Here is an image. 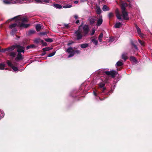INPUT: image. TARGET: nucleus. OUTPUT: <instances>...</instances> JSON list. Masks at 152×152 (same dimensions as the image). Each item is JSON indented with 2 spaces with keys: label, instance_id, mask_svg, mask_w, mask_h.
Here are the masks:
<instances>
[{
  "label": "nucleus",
  "instance_id": "nucleus-49",
  "mask_svg": "<svg viewBox=\"0 0 152 152\" xmlns=\"http://www.w3.org/2000/svg\"><path fill=\"white\" fill-rule=\"evenodd\" d=\"M74 54L75 53L77 54H79L80 53V51L78 50H73Z\"/></svg>",
  "mask_w": 152,
  "mask_h": 152
},
{
  "label": "nucleus",
  "instance_id": "nucleus-19",
  "mask_svg": "<svg viewBox=\"0 0 152 152\" xmlns=\"http://www.w3.org/2000/svg\"><path fill=\"white\" fill-rule=\"evenodd\" d=\"M102 10L104 11H106L109 10L110 8L107 5H104L102 7Z\"/></svg>",
  "mask_w": 152,
  "mask_h": 152
},
{
  "label": "nucleus",
  "instance_id": "nucleus-17",
  "mask_svg": "<svg viewBox=\"0 0 152 152\" xmlns=\"http://www.w3.org/2000/svg\"><path fill=\"white\" fill-rule=\"evenodd\" d=\"M17 26H18V20L16 21V23H14L10 25L9 26V28L12 29L13 28L16 27Z\"/></svg>",
  "mask_w": 152,
  "mask_h": 152
},
{
  "label": "nucleus",
  "instance_id": "nucleus-61",
  "mask_svg": "<svg viewBox=\"0 0 152 152\" xmlns=\"http://www.w3.org/2000/svg\"><path fill=\"white\" fill-rule=\"evenodd\" d=\"M93 93H94V94L95 96H97V94L96 93L95 91H94Z\"/></svg>",
  "mask_w": 152,
  "mask_h": 152
},
{
  "label": "nucleus",
  "instance_id": "nucleus-30",
  "mask_svg": "<svg viewBox=\"0 0 152 152\" xmlns=\"http://www.w3.org/2000/svg\"><path fill=\"white\" fill-rule=\"evenodd\" d=\"M88 46V45L87 43L82 44L80 45V47L83 48H85Z\"/></svg>",
  "mask_w": 152,
  "mask_h": 152
},
{
  "label": "nucleus",
  "instance_id": "nucleus-23",
  "mask_svg": "<svg viewBox=\"0 0 152 152\" xmlns=\"http://www.w3.org/2000/svg\"><path fill=\"white\" fill-rule=\"evenodd\" d=\"M96 13L99 15L101 13V10L100 7H96Z\"/></svg>",
  "mask_w": 152,
  "mask_h": 152
},
{
  "label": "nucleus",
  "instance_id": "nucleus-13",
  "mask_svg": "<svg viewBox=\"0 0 152 152\" xmlns=\"http://www.w3.org/2000/svg\"><path fill=\"white\" fill-rule=\"evenodd\" d=\"M128 6V4L126 3H122L121 6V11H126V7Z\"/></svg>",
  "mask_w": 152,
  "mask_h": 152
},
{
  "label": "nucleus",
  "instance_id": "nucleus-42",
  "mask_svg": "<svg viewBox=\"0 0 152 152\" xmlns=\"http://www.w3.org/2000/svg\"><path fill=\"white\" fill-rule=\"evenodd\" d=\"M41 42L43 46H46L47 45V43L46 42H44V41L43 40L41 41Z\"/></svg>",
  "mask_w": 152,
  "mask_h": 152
},
{
  "label": "nucleus",
  "instance_id": "nucleus-2",
  "mask_svg": "<svg viewBox=\"0 0 152 152\" xmlns=\"http://www.w3.org/2000/svg\"><path fill=\"white\" fill-rule=\"evenodd\" d=\"M74 35L76 37L75 39L77 40L82 39L83 37H84V35L81 32L80 30L79 29H78L75 32Z\"/></svg>",
  "mask_w": 152,
  "mask_h": 152
},
{
  "label": "nucleus",
  "instance_id": "nucleus-28",
  "mask_svg": "<svg viewBox=\"0 0 152 152\" xmlns=\"http://www.w3.org/2000/svg\"><path fill=\"white\" fill-rule=\"evenodd\" d=\"M36 32L34 30H31L28 32V35H30L32 34H34Z\"/></svg>",
  "mask_w": 152,
  "mask_h": 152
},
{
  "label": "nucleus",
  "instance_id": "nucleus-51",
  "mask_svg": "<svg viewBox=\"0 0 152 152\" xmlns=\"http://www.w3.org/2000/svg\"><path fill=\"white\" fill-rule=\"evenodd\" d=\"M8 49L7 48H6L2 49V50L1 51L2 52H4L6 51H8Z\"/></svg>",
  "mask_w": 152,
  "mask_h": 152
},
{
  "label": "nucleus",
  "instance_id": "nucleus-32",
  "mask_svg": "<svg viewBox=\"0 0 152 152\" xmlns=\"http://www.w3.org/2000/svg\"><path fill=\"white\" fill-rule=\"evenodd\" d=\"M91 40L92 42L95 45H96L98 44V41L97 40H96L95 39H92Z\"/></svg>",
  "mask_w": 152,
  "mask_h": 152
},
{
  "label": "nucleus",
  "instance_id": "nucleus-52",
  "mask_svg": "<svg viewBox=\"0 0 152 152\" xmlns=\"http://www.w3.org/2000/svg\"><path fill=\"white\" fill-rule=\"evenodd\" d=\"M102 88H103L101 90L102 91L101 93L104 92L105 90L106 89V87H104Z\"/></svg>",
  "mask_w": 152,
  "mask_h": 152
},
{
  "label": "nucleus",
  "instance_id": "nucleus-33",
  "mask_svg": "<svg viewBox=\"0 0 152 152\" xmlns=\"http://www.w3.org/2000/svg\"><path fill=\"white\" fill-rule=\"evenodd\" d=\"M45 40L46 41L50 43L52 42L53 41V40L51 38H49L45 39Z\"/></svg>",
  "mask_w": 152,
  "mask_h": 152
},
{
  "label": "nucleus",
  "instance_id": "nucleus-45",
  "mask_svg": "<svg viewBox=\"0 0 152 152\" xmlns=\"http://www.w3.org/2000/svg\"><path fill=\"white\" fill-rule=\"evenodd\" d=\"M115 39V38L113 37H110L109 41L110 42H112L114 41Z\"/></svg>",
  "mask_w": 152,
  "mask_h": 152
},
{
  "label": "nucleus",
  "instance_id": "nucleus-7",
  "mask_svg": "<svg viewBox=\"0 0 152 152\" xmlns=\"http://www.w3.org/2000/svg\"><path fill=\"white\" fill-rule=\"evenodd\" d=\"M23 57L22 54L19 53H18L16 57L15 58V60L16 61H18L20 60H23Z\"/></svg>",
  "mask_w": 152,
  "mask_h": 152
},
{
  "label": "nucleus",
  "instance_id": "nucleus-37",
  "mask_svg": "<svg viewBox=\"0 0 152 152\" xmlns=\"http://www.w3.org/2000/svg\"><path fill=\"white\" fill-rule=\"evenodd\" d=\"M72 7V5H69V4H66L65 5H64L63 6V7L64 8H69Z\"/></svg>",
  "mask_w": 152,
  "mask_h": 152
},
{
  "label": "nucleus",
  "instance_id": "nucleus-56",
  "mask_svg": "<svg viewBox=\"0 0 152 152\" xmlns=\"http://www.w3.org/2000/svg\"><path fill=\"white\" fill-rule=\"evenodd\" d=\"M106 98V97H104L102 98H101L99 97V99L101 101H102V100H104Z\"/></svg>",
  "mask_w": 152,
  "mask_h": 152
},
{
  "label": "nucleus",
  "instance_id": "nucleus-8",
  "mask_svg": "<svg viewBox=\"0 0 152 152\" xmlns=\"http://www.w3.org/2000/svg\"><path fill=\"white\" fill-rule=\"evenodd\" d=\"M121 12L124 19L126 20H129V17H128V12L126 11H121Z\"/></svg>",
  "mask_w": 152,
  "mask_h": 152
},
{
  "label": "nucleus",
  "instance_id": "nucleus-34",
  "mask_svg": "<svg viewBox=\"0 0 152 152\" xmlns=\"http://www.w3.org/2000/svg\"><path fill=\"white\" fill-rule=\"evenodd\" d=\"M103 34L102 33H101L100 34V35L99 36L98 39L100 42H101L102 39V38L103 37Z\"/></svg>",
  "mask_w": 152,
  "mask_h": 152
},
{
  "label": "nucleus",
  "instance_id": "nucleus-5",
  "mask_svg": "<svg viewBox=\"0 0 152 152\" xmlns=\"http://www.w3.org/2000/svg\"><path fill=\"white\" fill-rule=\"evenodd\" d=\"M66 52L69 53H70L69 55L68 56V58H70L73 56L74 55L73 49V48L70 47L66 50Z\"/></svg>",
  "mask_w": 152,
  "mask_h": 152
},
{
  "label": "nucleus",
  "instance_id": "nucleus-22",
  "mask_svg": "<svg viewBox=\"0 0 152 152\" xmlns=\"http://www.w3.org/2000/svg\"><path fill=\"white\" fill-rule=\"evenodd\" d=\"M130 60L131 61H132L133 62H135L137 61V60L135 57L134 56H130Z\"/></svg>",
  "mask_w": 152,
  "mask_h": 152
},
{
  "label": "nucleus",
  "instance_id": "nucleus-58",
  "mask_svg": "<svg viewBox=\"0 0 152 152\" xmlns=\"http://www.w3.org/2000/svg\"><path fill=\"white\" fill-rule=\"evenodd\" d=\"M74 17L76 20L78 18V16L77 15H74Z\"/></svg>",
  "mask_w": 152,
  "mask_h": 152
},
{
  "label": "nucleus",
  "instance_id": "nucleus-26",
  "mask_svg": "<svg viewBox=\"0 0 152 152\" xmlns=\"http://www.w3.org/2000/svg\"><path fill=\"white\" fill-rule=\"evenodd\" d=\"M114 16V13L112 12L109 13L108 14V17L110 19L113 18Z\"/></svg>",
  "mask_w": 152,
  "mask_h": 152
},
{
  "label": "nucleus",
  "instance_id": "nucleus-54",
  "mask_svg": "<svg viewBox=\"0 0 152 152\" xmlns=\"http://www.w3.org/2000/svg\"><path fill=\"white\" fill-rule=\"evenodd\" d=\"M65 27L67 28H69V26L68 24H64Z\"/></svg>",
  "mask_w": 152,
  "mask_h": 152
},
{
  "label": "nucleus",
  "instance_id": "nucleus-31",
  "mask_svg": "<svg viewBox=\"0 0 152 152\" xmlns=\"http://www.w3.org/2000/svg\"><path fill=\"white\" fill-rule=\"evenodd\" d=\"M131 44L132 45V48L134 47L136 50H138V48L137 46L134 43L133 41H132L131 42Z\"/></svg>",
  "mask_w": 152,
  "mask_h": 152
},
{
  "label": "nucleus",
  "instance_id": "nucleus-63",
  "mask_svg": "<svg viewBox=\"0 0 152 152\" xmlns=\"http://www.w3.org/2000/svg\"><path fill=\"white\" fill-rule=\"evenodd\" d=\"M109 92L108 91V92H106L105 94L106 95H108L109 94Z\"/></svg>",
  "mask_w": 152,
  "mask_h": 152
},
{
  "label": "nucleus",
  "instance_id": "nucleus-20",
  "mask_svg": "<svg viewBox=\"0 0 152 152\" xmlns=\"http://www.w3.org/2000/svg\"><path fill=\"white\" fill-rule=\"evenodd\" d=\"M53 6L55 7L57 9H60L62 8V7L61 5L57 4H54Z\"/></svg>",
  "mask_w": 152,
  "mask_h": 152
},
{
  "label": "nucleus",
  "instance_id": "nucleus-59",
  "mask_svg": "<svg viewBox=\"0 0 152 152\" xmlns=\"http://www.w3.org/2000/svg\"><path fill=\"white\" fill-rule=\"evenodd\" d=\"M35 1L37 2L38 3H41L42 1L40 0H35Z\"/></svg>",
  "mask_w": 152,
  "mask_h": 152
},
{
  "label": "nucleus",
  "instance_id": "nucleus-57",
  "mask_svg": "<svg viewBox=\"0 0 152 152\" xmlns=\"http://www.w3.org/2000/svg\"><path fill=\"white\" fill-rule=\"evenodd\" d=\"M46 54V53L45 52H44L43 53H42L41 54V56H43L45 55Z\"/></svg>",
  "mask_w": 152,
  "mask_h": 152
},
{
  "label": "nucleus",
  "instance_id": "nucleus-6",
  "mask_svg": "<svg viewBox=\"0 0 152 152\" xmlns=\"http://www.w3.org/2000/svg\"><path fill=\"white\" fill-rule=\"evenodd\" d=\"M15 19L17 20L18 21H19L21 22H27L28 21V19L26 18H20L19 16H17L15 17L12 18V20H14Z\"/></svg>",
  "mask_w": 152,
  "mask_h": 152
},
{
  "label": "nucleus",
  "instance_id": "nucleus-47",
  "mask_svg": "<svg viewBox=\"0 0 152 152\" xmlns=\"http://www.w3.org/2000/svg\"><path fill=\"white\" fill-rule=\"evenodd\" d=\"M74 43V42L72 41H69L68 43V44H67V45L68 46H70V45H71L72 44H73Z\"/></svg>",
  "mask_w": 152,
  "mask_h": 152
},
{
  "label": "nucleus",
  "instance_id": "nucleus-40",
  "mask_svg": "<svg viewBox=\"0 0 152 152\" xmlns=\"http://www.w3.org/2000/svg\"><path fill=\"white\" fill-rule=\"evenodd\" d=\"M56 52V51H54V52H52L51 53H50L48 55V57H52V56H53L55 54Z\"/></svg>",
  "mask_w": 152,
  "mask_h": 152
},
{
  "label": "nucleus",
  "instance_id": "nucleus-9",
  "mask_svg": "<svg viewBox=\"0 0 152 152\" xmlns=\"http://www.w3.org/2000/svg\"><path fill=\"white\" fill-rule=\"evenodd\" d=\"M88 20L90 24L91 25H93L95 23L96 20L95 17H94V16L90 17Z\"/></svg>",
  "mask_w": 152,
  "mask_h": 152
},
{
  "label": "nucleus",
  "instance_id": "nucleus-55",
  "mask_svg": "<svg viewBox=\"0 0 152 152\" xmlns=\"http://www.w3.org/2000/svg\"><path fill=\"white\" fill-rule=\"evenodd\" d=\"M24 49H23V50H22L21 51L19 52L18 53H24L25 52V50H24Z\"/></svg>",
  "mask_w": 152,
  "mask_h": 152
},
{
  "label": "nucleus",
  "instance_id": "nucleus-41",
  "mask_svg": "<svg viewBox=\"0 0 152 152\" xmlns=\"http://www.w3.org/2000/svg\"><path fill=\"white\" fill-rule=\"evenodd\" d=\"M11 68L15 71H17L18 69L17 67L15 66H13Z\"/></svg>",
  "mask_w": 152,
  "mask_h": 152
},
{
  "label": "nucleus",
  "instance_id": "nucleus-60",
  "mask_svg": "<svg viewBox=\"0 0 152 152\" xmlns=\"http://www.w3.org/2000/svg\"><path fill=\"white\" fill-rule=\"evenodd\" d=\"M79 1H74V3L75 4H78V3Z\"/></svg>",
  "mask_w": 152,
  "mask_h": 152
},
{
  "label": "nucleus",
  "instance_id": "nucleus-21",
  "mask_svg": "<svg viewBox=\"0 0 152 152\" xmlns=\"http://www.w3.org/2000/svg\"><path fill=\"white\" fill-rule=\"evenodd\" d=\"M36 29L37 31H39L40 30L41 27L40 24H37L35 26Z\"/></svg>",
  "mask_w": 152,
  "mask_h": 152
},
{
  "label": "nucleus",
  "instance_id": "nucleus-39",
  "mask_svg": "<svg viewBox=\"0 0 152 152\" xmlns=\"http://www.w3.org/2000/svg\"><path fill=\"white\" fill-rule=\"evenodd\" d=\"M41 40H42L39 39H35L34 42L36 43H38L39 42H41Z\"/></svg>",
  "mask_w": 152,
  "mask_h": 152
},
{
  "label": "nucleus",
  "instance_id": "nucleus-43",
  "mask_svg": "<svg viewBox=\"0 0 152 152\" xmlns=\"http://www.w3.org/2000/svg\"><path fill=\"white\" fill-rule=\"evenodd\" d=\"M5 67V65L3 64L2 63H1L0 64V69H3Z\"/></svg>",
  "mask_w": 152,
  "mask_h": 152
},
{
  "label": "nucleus",
  "instance_id": "nucleus-1",
  "mask_svg": "<svg viewBox=\"0 0 152 152\" xmlns=\"http://www.w3.org/2000/svg\"><path fill=\"white\" fill-rule=\"evenodd\" d=\"M80 31L84 35V37L87 36L90 31L89 26L87 24L84 25L83 26V28H81Z\"/></svg>",
  "mask_w": 152,
  "mask_h": 152
},
{
  "label": "nucleus",
  "instance_id": "nucleus-38",
  "mask_svg": "<svg viewBox=\"0 0 152 152\" xmlns=\"http://www.w3.org/2000/svg\"><path fill=\"white\" fill-rule=\"evenodd\" d=\"M4 116V113L3 111H0V119L3 118Z\"/></svg>",
  "mask_w": 152,
  "mask_h": 152
},
{
  "label": "nucleus",
  "instance_id": "nucleus-25",
  "mask_svg": "<svg viewBox=\"0 0 152 152\" xmlns=\"http://www.w3.org/2000/svg\"><path fill=\"white\" fill-rule=\"evenodd\" d=\"M18 48L17 51L18 53V52L22 50H23V49L25 48V47L21 46L20 45V47L18 48Z\"/></svg>",
  "mask_w": 152,
  "mask_h": 152
},
{
  "label": "nucleus",
  "instance_id": "nucleus-11",
  "mask_svg": "<svg viewBox=\"0 0 152 152\" xmlns=\"http://www.w3.org/2000/svg\"><path fill=\"white\" fill-rule=\"evenodd\" d=\"M20 47L19 45H13L8 48V50L12 51L14 50V49L15 48H18Z\"/></svg>",
  "mask_w": 152,
  "mask_h": 152
},
{
  "label": "nucleus",
  "instance_id": "nucleus-14",
  "mask_svg": "<svg viewBox=\"0 0 152 152\" xmlns=\"http://www.w3.org/2000/svg\"><path fill=\"white\" fill-rule=\"evenodd\" d=\"M127 53H124L122 55V58L123 59L124 61L128 58V57L127 56Z\"/></svg>",
  "mask_w": 152,
  "mask_h": 152
},
{
  "label": "nucleus",
  "instance_id": "nucleus-36",
  "mask_svg": "<svg viewBox=\"0 0 152 152\" xmlns=\"http://www.w3.org/2000/svg\"><path fill=\"white\" fill-rule=\"evenodd\" d=\"M117 66H120L123 65V63L120 61H118L116 63Z\"/></svg>",
  "mask_w": 152,
  "mask_h": 152
},
{
  "label": "nucleus",
  "instance_id": "nucleus-10",
  "mask_svg": "<svg viewBox=\"0 0 152 152\" xmlns=\"http://www.w3.org/2000/svg\"><path fill=\"white\" fill-rule=\"evenodd\" d=\"M134 25L137 29L138 34L140 35V37H142L143 34L141 33L140 29L138 27V26L135 23Z\"/></svg>",
  "mask_w": 152,
  "mask_h": 152
},
{
  "label": "nucleus",
  "instance_id": "nucleus-3",
  "mask_svg": "<svg viewBox=\"0 0 152 152\" xmlns=\"http://www.w3.org/2000/svg\"><path fill=\"white\" fill-rule=\"evenodd\" d=\"M30 26L29 24H25L23 22H21L19 21H18V26L20 28H28Z\"/></svg>",
  "mask_w": 152,
  "mask_h": 152
},
{
  "label": "nucleus",
  "instance_id": "nucleus-62",
  "mask_svg": "<svg viewBox=\"0 0 152 152\" xmlns=\"http://www.w3.org/2000/svg\"><path fill=\"white\" fill-rule=\"evenodd\" d=\"M79 23V20H77L76 22H75V23L76 24H78Z\"/></svg>",
  "mask_w": 152,
  "mask_h": 152
},
{
  "label": "nucleus",
  "instance_id": "nucleus-46",
  "mask_svg": "<svg viewBox=\"0 0 152 152\" xmlns=\"http://www.w3.org/2000/svg\"><path fill=\"white\" fill-rule=\"evenodd\" d=\"M47 34V32H40L39 33V34L40 35H42V36L46 35Z\"/></svg>",
  "mask_w": 152,
  "mask_h": 152
},
{
  "label": "nucleus",
  "instance_id": "nucleus-48",
  "mask_svg": "<svg viewBox=\"0 0 152 152\" xmlns=\"http://www.w3.org/2000/svg\"><path fill=\"white\" fill-rule=\"evenodd\" d=\"M83 26H84L83 25V22H82L81 23L80 25L78 27V29L81 30V28H83Z\"/></svg>",
  "mask_w": 152,
  "mask_h": 152
},
{
  "label": "nucleus",
  "instance_id": "nucleus-18",
  "mask_svg": "<svg viewBox=\"0 0 152 152\" xmlns=\"http://www.w3.org/2000/svg\"><path fill=\"white\" fill-rule=\"evenodd\" d=\"M122 25V24L120 22H118L116 23V24L114 25V27L115 28H120Z\"/></svg>",
  "mask_w": 152,
  "mask_h": 152
},
{
  "label": "nucleus",
  "instance_id": "nucleus-4",
  "mask_svg": "<svg viewBox=\"0 0 152 152\" xmlns=\"http://www.w3.org/2000/svg\"><path fill=\"white\" fill-rule=\"evenodd\" d=\"M108 76L111 75L112 78L115 77L117 74V72L114 70H112L110 71H104L103 72Z\"/></svg>",
  "mask_w": 152,
  "mask_h": 152
},
{
  "label": "nucleus",
  "instance_id": "nucleus-50",
  "mask_svg": "<svg viewBox=\"0 0 152 152\" xmlns=\"http://www.w3.org/2000/svg\"><path fill=\"white\" fill-rule=\"evenodd\" d=\"M95 30L94 29V28L92 29L91 33V35H93L95 33Z\"/></svg>",
  "mask_w": 152,
  "mask_h": 152
},
{
  "label": "nucleus",
  "instance_id": "nucleus-24",
  "mask_svg": "<svg viewBox=\"0 0 152 152\" xmlns=\"http://www.w3.org/2000/svg\"><path fill=\"white\" fill-rule=\"evenodd\" d=\"M52 49V48H50V47H47L44 48L42 49V50L43 52H45L46 51H48Z\"/></svg>",
  "mask_w": 152,
  "mask_h": 152
},
{
  "label": "nucleus",
  "instance_id": "nucleus-53",
  "mask_svg": "<svg viewBox=\"0 0 152 152\" xmlns=\"http://www.w3.org/2000/svg\"><path fill=\"white\" fill-rule=\"evenodd\" d=\"M17 31V30L16 28H15L14 29H13L12 30V31L11 33H15L16 31Z\"/></svg>",
  "mask_w": 152,
  "mask_h": 152
},
{
  "label": "nucleus",
  "instance_id": "nucleus-27",
  "mask_svg": "<svg viewBox=\"0 0 152 152\" xmlns=\"http://www.w3.org/2000/svg\"><path fill=\"white\" fill-rule=\"evenodd\" d=\"M36 47L34 45H28L26 47L27 50H28L30 48H32Z\"/></svg>",
  "mask_w": 152,
  "mask_h": 152
},
{
  "label": "nucleus",
  "instance_id": "nucleus-15",
  "mask_svg": "<svg viewBox=\"0 0 152 152\" xmlns=\"http://www.w3.org/2000/svg\"><path fill=\"white\" fill-rule=\"evenodd\" d=\"M103 20L102 18V17L99 18L97 21V25L98 26H100L102 23Z\"/></svg>",
  "mask_w": 152,
  "mask_h": 152
},
{
  "label": "nucleus",
  "instance_id": "nucleus-64",
  "mask_svg": "<svg viewBox=\"0 0 152 152\" xmlns=\"http://www.w3.org/2000/svg\"><path fill=\"white\" fill-rule=\"evenodd\" d=\"M108 92H109V93L112 92L113 90H111L109 91Z\"/></svg>",
  "mask_w": 152,
  "mask_h": 152
},
{
  "label": "nucleus",
  "instance_id": "nucleus-12",
  "mask_svg": "<svg viewBox=\"0 0 152 152\" xmlns=\"http://www.w3.org/2000/svg\"><path fill=\"white\" fill-rule=\"evenodd\" d=\"M115 13L116 15V16L117 18L119 20H121V15L120 14V12L118 9H117L115 11Z\"/></svg>",
  "mask_w": 152,
  "mask_h": 152
},
{
  "label": "nucleus",
  "instance_id": "nucleus-35",
  "mask_svg": "<svg viewBox=\"0 0 152 152\" xmlns=\"http://www.w3.org/2000/svg\"><path fill=\"white\" fill-rule=\"evenodd\" d=\"M7 63L9 66L12 67L13 66L11 62L9 60L7 61Z\"/></svg>",
  "mask_w": 152,
  "mask_h": 152
},
{
  "label": "nucleus",
  "instance_id": "nucleus-29",
  "mask_svg": "<svg viewBox=\"0 0 152 152\" xmlns=\"http://www.w3.org/2000/svg\"><path fill=\"white\" fill-rule=\"evenodd\" d=\"M98 85L100 88H102L104 87L105 85V84L104 83L101 82L98 84Z\"/></svg>",
  "mask_w": 152,
  "mask_h": 152
},
{
  "label": "nucleus",
  "instance_id": "nucleus-16",
  "mask_svg": "<svg viewBox=\"0 0 152 152\" xmlns=\"http://www.w3.org/2000/svg\"><path fill=\"white\" fill-rule=\"evenodd\" d=\"M16 55V52L14 51H11L9 53V56L12 58L15 57Z\"/></svg>",
  "mask_w": 152,
  "mask_h": 152
},
{
  "label": "nucleus",
  "instance_id": "nucleus-44",
  "mask_svg": "<svg viewBox=\"0 0 152 152\" xmlns=\"http://www.w3.org/2000/svg\"><path fill=\"white\" fill-rule=\"evenodd\" d=\"M138 41L140 43L142 46H144L145 45V42L144 41H142L140 39H138Z\"/></svg>",
  "mask_w": 152,
  "mask_h": 152
}]
</instances>
